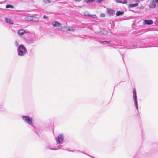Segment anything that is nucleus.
<instances>
[{"label":"nucleus","instance_id":"5701e85b","mask_svg":"<svg viewBox=\"0 0 158 158\" xmlns=\"http://www.w3.org/2000/svg\"><path fill=\"white\" fill-rule=\"evenodd\" d=\"M43 17L44 19H48V17L45 15H44L43 16Z\"/></svg>","mask_w":158,"mask_h":158},{"label":"nucleus","instance_id":"4468645a","mask_svg":"<svg viewBox=\"0 0 158 158\" xmlns=\"http://www.w3.org/2000/svg\"><path fill=\"white\" fill-rule=\"evenodd\" d=\"M124 13L123 11H117L116 12V15L117 16H119L120 15H122Z\"/></svg>","mask_w":158,"mask_h":158},{"label":"nucleus","instance_id":"9d476101","mask_svg":"<svg viewBox=\"0 0 158 158\" xmlns=\"http://www.w3.org/2000/svg\"><path fill=\"white\" fill-rule=\"evenodd\" d=\"M25 33H26V32L23 29L19 30L18 31V33L20 35H23Z\"/></svg>","mask_w":158,"mask_h":158},{"label":"nucleus","instance_id":"b1692460","mask_svg":"<svg viewBox=\"0 0 158 158\" xmlns=\"http://www.w3.org/2000/svg\"><path fill=\"white\" fill-rule=\"evenodd\" d=\"M75 2H79L81 1L82 0H73Z\"/></svg>","mask_w":158,"mask_h":158},{"label":"nucleus","instance_id":"bb28decb","mask_svg":"<svg viewBox=\"0 0 158 158\" xmlns=\"http://www.w3.org/2000/svg\"><path fill=\"white\" fill-rule=\"evenodd\" d=\"M116 2H118V1H116Z\"/></svg>","mask_w":158,"mask_h":158},{"label":"nucleus","instance_id":"dca6fc26","mask_svg":"<svg viewBox=\"0 0 158 158\" xmlns=\"http://www.w3.org/2000/svg\"><path fill=\"white\" fill-rule=\"evenodd\" d=\"M108 12L110 14V15H113L114 13V11L112 10H108Z\"/></svg>","mask_w":158,"mask_h":158},{"label":"nucleus","instance_id":"4be33fe9","mask_svg":"<svg viewBox=\"0 0 158 158\" xmlns=\"http://www.w3.org/2000/svg\"><path fill=\"white\" fill-rule=\"evenodd\" d=\"M99 42L100 43H103L104 42H107V43H108V42H110L109 41H100Z\"/></svg>","mask_w":158,"mask_h":158},{"label":"nucleus","instance_id":"2eb2a0df","mask_svg":"<svg viewBox=\"0 0 158 158\" xmlns=\"http://www.w3.org/2000/svg\"><path fill=\"white\" fill-rule=\"evenodd\" d=\"M108 32L106 31H103L101 32V35H105Z\"/></svg>","mask_w":158,"mask_h":158},{"label":"nucleus","instance_id":"cd10ccee","mask_svg":"<svg viewBox=\"0 0 158 158\" xmlns=\"http://www.w3.org/2000/svg\"><path fill=\"white\" fill-rule=\"evenodd\" d=\"M137 2H139L138 1H137Z\"/></svg>","mask_w":158,"mask_h":158},{"label":"nucleus","instance_id":"a211bd4d","mask_svg":"<svg viewBox=\"0 0 158 158\" xmlns=\"http://www.w3.org/2000/svg\"><path fill=\"white\" fill-rule=\"evenodd\" d=\"M95 0H86V2L88 3H91L93 2H94Z\"/></svg>","mask_w":158,"mask_h":158},{"label":"nucleus","instance_id":"6ab92c4d","mask_svg":"<svg viewBox=\"0 0 158 158\" xmlns=\"http://www.w3.org/2000/svg\"><path fill=\"white\" fill-rule=\"evenodd\" d=\"M135 100V103L136 107L137 109H138V105L137 104V99H136V100Z\"/></svg>","mask_w":158,"mask_h":158},{"label":"nucleus","instance_id":"f257e3e1","mask_svg":"<svg viewBox=\"0 0 158 158\" xmlns=\"http://www.w3.org/2000/svg\"><path fill=\"white\" fill-rule=\"evenodd\" d=\"M19 51L18 55L19 56L24 55L27 52V50L23 45H20L18 48Z\"/></svg>","mask_w":158,"mask_h":158},{"label":"nucleus","instance_id":"39448f33","mask_svg":"<svg viewBox=\"0 0 158 158\" xmlns=\"http://www.w3.org/2000/svg\"><path fill=\"white\" fill-rule=\"evenodd\" d=\"M25 19L26 21H31L32 20L35 21L36 19H38L36 17H35L32 16H28L26 17L25 18Z\"/></svg>","mask_w":158,"mask_h":158},{"label":"nucleus","instance_id":"412c9836","mask_svg":"<svg viewBox=\"0 0 158 158\" xmlns=\"http://www.w3.org/2000/svg\"><path fill=\"white\" fill-rule=\"evenodd\" d=\"M105 16V15L104 14L102 13L100 15V17H104Z\"/></svg>","mask_w":158,"mask_h":158},{"label":"nucleus","instance_id":"aec40b11","mask_svg":"<svg viewBox=\"0 0 158 158\" xmlns=\"http://www.w3.org/2000/svg\"><path fill=\"white\" fill-rule=\"evenodd\" d=\"M13 7V6L10 5H7L6 6V8H12Z\"/></svg>","mask_w":158,"mask_h":158},{"label":"nucleus","instance_id":"ddd939ff","mask_svg":"<svg viewBox=\"0 0 158 158\" xmlns=\"http://www.w3.org/2000/svg\"><path fill=\"white\" fill-rule=\"evenodd\" d=\"M138 4L137 3L135 4H129V7H133L138 6Z\"/></svg>","mask_w":158,"mask_h":158},{"label":"nucleus","instance_id":"9b49d317","mask_svg":"<svg viewBox=\"0 0 158 158\" xmlns=\"http://www.w3.org/2000/svg\"><path fill=\"white\" fill-rule=\"evenodd\" d=\"M133 98L134 100L137 99V96L136 95V91L135 88L133 89Z\"/></svg>","mask_w":158,"mask_h":158},{"label":"nucleus","instance_id":"393cba45","mask_svg":"<svg viewBox=\"0 0 158 158\" xmlns=\"http://www.w3.org/2000/svg\"><path fill=\"white\" fill-rule=\"evenodd\" d=\"M102 1V0H98V2L100 3Z\"/></svg>","mask_w":158,"mask_h":158},{"label":"nucleus","instance_id":"a878e982","mask_svg":"<svg viewBox=\"0 0 158 158\" xmlns=\"http://www.w3.org/2000/svg\"><path fill=\"white\" fill-rule=\"evenodd\" d=\"M156 3L158 4V0H155Z\"/></svg>","mask_w":158,"mask_h":158},{"label":"nucleus","instance_id":"7ed1b4c3","mask_svg":"<svg viewBox=\"0 0 158 158\" xmlns=\"http://www.w3.org/2000/svg\"><path fill=\"white\" fill-rule=\"evenodd\" d=\"M63 138V137L62 135H59V136L56 138V140L57 143H59L62 141Z\"/></svg>","mask_w":158,"mask_h":158},{"label":"nucleus","instance_id":"0eeeda50","mask_svg":"<svg viewBox=\"0 0 158 158\" xmlns=\"http://www.w3.org/2000/svg\"><path fill=\"white\" fill-rule=\"evenodd\" d=\"M153 23V21L152 20H145L143 22V25H151Z\"/></svg>","mask_w":158,"mask_h":158},{"label":"nucleus","instance_id":"20e7f679","mask_svg":"<svg viewBox=\"0 0 158 158\" xmlns=\"http://www.w3.org/2000/svg\"><path fill=\"white\" fill-rule=\"evenodd\" d=\"M64 28H66L67 31H74L75 29V27L73 28L72 27H70L69 28H67L66 27H61L60 30L62 31H64L63 30Z\"/></svg>","mask_w":158,"mask_h":158},{"label":"nucleus","instance_id":"6e6552de","mask_svg":"<svg viewBox=\"0 0 158 158\" xmlns=\"http://www.w3.org/2000/svg\"><path fill=\"white\" fill-rule=\"evenodd\" d=\"M84 14L85 16H88L89 17L94 18H95L96 17V16L95 15H90L89 12L87 11H85L84 12Z\"/></svg>","mask_w":158,"mask_h":158},{"label":"nucleus","instance_id":"c85d7f7f","mask_svg":"<svg viewBox=\"0 0 158 158\" xmlns=\"http://www.w3.org/2000/svg\"><path fill=\"white\" fill-rule=\"evenodd\" d=\"M18 45V44L17 43V45Z\"/></svg>","mask_w":158,"mask_h":158},{"label":"nucleus","instance_id":"f8f14e48","mask_svg":"<svg viewBox=\"0 0 158 158\" xmlns=\"http://www.w3.org/2000/svg\"><path fill=\"white\" fill-rule=\"evenodd\" d=\"M5 20L6 23L10 24H13V21L11 19L6 18L5 19Z\"/></svg>","mask_w":158,"mask_h":158},{"label":"nucleus","instance_id":"423d86ee","mask_svg":"<svg viewBox=\"0 0 158 158\" xmlns=\"http://www.w3.org/2000/svg\"><path fill=\"white\" fill-rule=\"evenodd\" d=\"M156 4L154 0L151 1L149 3V7L151 8H154L155 7Z\"/></svg>","mask_w":158,"mask_h":158},{"label":"nucleus","instance_id":"f03ea898","mask_svg":"<svg viewBox=\"0 0 158 158\" xmlns=\"http://www.w3.org/2000/svg\"><path fill=\"white\" fill-rule=\"evenodd\" d=\"M22 118L27 123L30 125L32 124V118H30L29 117L25 116H23Z\"/></svg>","mask_w":158,"mask_h":158},{"label":"nucleus","instance_id":"1a4fd4ad","mask_svg":"<svg viewBox=\"0 0 158 158\" xmlns=\"http://www.w3.org/2000/svg\"><path fill=\"white\" fill-rule=\"evenodd\" d=\"M52 25L55 27H59L60 26V24L58 22L55 21L52 23Z\"/></svg>","mask_w":158,"mask_h":158},{"label":"nucleus","instance_id":"f3484780","mask_svg":"<svg viewBox=\"0 0 158 158\" xmlns=\"http://www.w3.org/2000/svg\"><path fill=\"white\" fill-rule=\"evenodd\" d=\"M43 1L46 3H49L50 2V0H43Z\"/></svg>","mask_w":158,"mask_h":158}]
</instances>
